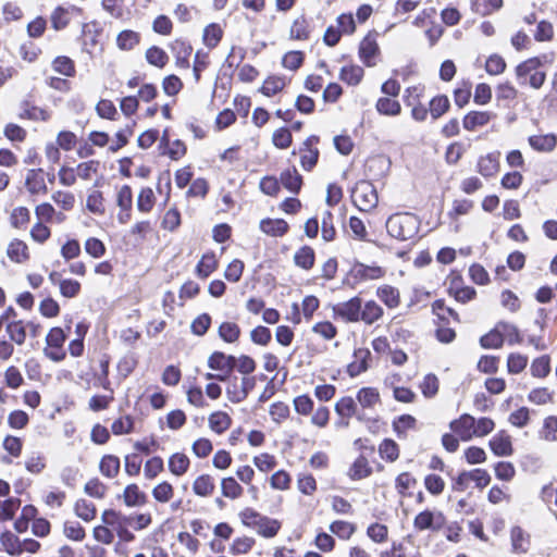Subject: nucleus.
I'll list each match as a JSON object with an SVG mask.
<instances>
[{"mask_svg": "<svg viewBox=\"0 0 557 557\" xmlns=\"http://www.w3.org/2000/svg\"><path fill=\"white\" fill-rule=\"evenodd\" d=\"M420 226V221L413 213L403 212L392 214L386 221L387 233L398 239L408 240L413 238Z\"/></svg>", "mask_w": 557, "mask_h": 557, "instance_id": "f257e3e1", "label": "nucleus"}, {"mask_svg": "<svg viewBox=\"0 0 557 557\" xmlns=\"http://www.w3.org/2000/svg\"><path fill=\"white\" fill-rule=\"evenodd\" d=\"M384 274V269L379 265H366L356 261L343 278V285L355 288L359 283L379 280Z\"/></svg>", "mask_w": 557, "mask_h": 557, "instance_id": "f03ea898", "label": "nucleus"}, {"mask_svg": "<svg viewBox=\"0 0 557 557\" xmlns=\"http://www.w3.org/2000/svg\"><path fill=\"white\" fill-rule=\"evenodd\" d=\"M362 300L356 296L345 302L333 306L334 315L347 322H358L361 315Z\"/></svg>", "mask_w": 557, "mask_h": 557, "instance_id": "7ed1b4c3", "label": "nucleus"}, {"mask_svg": "<svg viewBox=\"0 0 557 557\" xmlns=\"http://www.w3.org/2000/svg\"><path fill=\"white\" fill-rule=\"evenodd\" d=\"M524 65V61L519 63L516 69L517 82L520 86H527L534 89H540L546 81V72L535 67L534 70L523 71L520 70Z\"/></svg>", "mask_w": 557, "mask_h": 557, "instance_id": "20e7f679", "label": "nucleus"}, {"mask_svg": "<svg viewBox=\"0 0 557 557\" xmlns=\"http://www.w3.org/2000/svg\"><path fill=\"white\" fill-rule=\"evenodd\" d=\"M237 358L233 355H226L222 351H214L208 358V367L211 370L221 371V374H227V380L236 367Z\"/></svg>", "mask_w": 557, "mask_h": 557, "instance_id": "39448f33", "label": "nucleus"}, {"mask_svg": "<svg viewBox=\"0 0 557 557\" xmlns=\"http://www.w3.org/2000/svg\"><path fill=\"white\" fill-rule=\"evenodd\" d=\"M445 518L442 512H433L429 509L418 513L413 520L417 530H440L444 524Z\"/></svg>", "mask_w": 557, "mask_h": 557, "instance_id": "423d86ee", "label": "nucleus"}, {"mask_svg": "<svg viewBox=\"0 0 557 557\" xmlns=\"http://www.w3.org/2000/svg\"><path fill=\"white\" fill-rule=\"evenodd\" d=\"M355 201L362 211H370L375 208L379 202V197L373 185L370 183L361 184L356 190Z\"/></svg>", "mask_w": 557, "mask_h": 557, "instance_id": "0eeeda50", "label": "nucleus"}, {"mask_svg": "<svg viewBox=\"0 0 557 557\" xmlns=\"http://www.w3.org/2000/svg\"><path fill=\"white\" fill-rule=\"evenodd\" d=\"M474 425L475 419L469 413H463L449 423L451 431L458 434L463 442H468L474 436Z\"/></svg>", "mask_w": 557, "mask_h": 557, "instance_id": "6e6552de", "label": "nucleus"}, {"mask_svg": "<svg viewBox=\"0 0 557 557\" xmlns=\"http://www.w3.org/2000/svg\"><path fill=\"white\" fill-rule=\"evenodd\" d=\"M170 49L175 57L176 66L181 69L189 67V57L193 52V47L189 42L183 39H175L171 42Z\"/></svg>", "mask_w": 557, "mask_h": 557, "instance_id": "1a4fd4ad", "label": "nucleus"}, {"mask_svg": "<svg viewBox=\"0 0 557 557\" xmlns=\"http://www.w3.org/2000/svg\"><path fill=\"white\" fill-rule=\"evenodd\" d=\"M490 448L495 456L507 457L513 453L511 437L505 432L500 431L490 440Z\"/></svg>", "mask_w": 557, "mask_h": 557, "instance_id": "9d476101", "label": "nucleus"}, {"mask_svg": "<svg viewBox=\"0 0 557 557\" xmlns=\"http://www.w3.org/2000/svg\"><path fill=\"white\" fill-rule=\"evenodd\" d=\"M379 45L375 37L369 33L359 45V57L367 66H373L372 59L379 53Z\"/></svg>", "mask_w": 557, "mask_h": 557, "instance_id": "9b49d317", "label": "nucleus"}, {"mask_svg": "<svg viewBox=\"0 0 557 557\" xmlns=\"http://www.w3.org/2000/svg\"><path fill=\"white\" fill-rule=\"evenodd\" d=\"M259 227L263 233L273 237H282L289 230V225L285 220L270 218L262 219Z\"/></svg>", "mask_w": 557, "mask_h": 557, "instance_id": "f8f14e48", "label": "nucleus"}, {"mask_svg": "<svg viewBox=\"0 0 557 557\" xmlns=\"http://www.w3.org/2000/svg\"><path fill=\"white\" fill-rule=\"evenodd\" d=\"M278 181L280 184L292 194H298L302 186V176L295 166L284 170Z\"/></svg>", "mask_w": 557, "mask_h": 557, "instance_id": "ddd939ff", "label": "nucleus"}, {"mask_svg": "<svg viewBox=\"0 0 557 557\" xmlns=\"http://www.w3.org/2000/svg\"><path fill=\"white\" fill-rule=\"evenodd\" d=\"M499 156L500 153L496 151L481 157L478 161V172L484 177L494 176L499 170Z\"/></svg>", "mask_w": 557, "mask_h": 557, "instance_id": "4468645a", "label": "nucleus"}, {"mask_svg": "<svg viewBox=\"0 0 557 557\" xmlns=\"http://www.w3.org/2000/svg\"><path fill=\"white\" fill-rule=\"evenodd\" d=\"M354 356L356 360L350 362L347 367V372L351 377L367 371L368 360L371 357V352L369 349L359 348L355 350Z\"/></svg>", "mask_w": 557, "mask_h": 557, "instance_id": "2eb2a0df", "label": "nucleus"}, {"mask_svg": "<svg viewBox=\"0 0 557 557\" xmlns=\"http://www.w3.org/2000/svg\"><path fill=\"white\" fill-rule=\"evenodd\" d=\"M528 141L534 150L540 152H550L557 145V138L554 134L532 135Z\"/></svg>", "mask_w": 557, "mask_h": 557, "instance_id": "dca6fc26", "label": "nucleus"}, {"mask_svg": "<svg viewBox=\"0 0 557 557\" xmlns=\"http://www.w3.org/2000/svg\"><path fill=\"white\" fill-rule=\"evenodd\" d=\"M26 188L30 194H38L39 191H47V186L44 180L42 169H32L28 171L25 180Z\"/></svg>", "mask_w": 557, "mask_h": 557, "instance_id": "f3484780", "label": "nucleus"}, {"mask_svg": "<svg viewBox=\"0 0 557 557\" xmlns=\"http://www.w3.org/2000/svg\"><path fill=\"white\" fill-rule=\"evenodd\" d=\"M253 528L258 529V533L263 537H273L281 529V522L267 516H260Z\"/></svg>", "mask_w": 557, "mask_h": 557, "instance_id": "a211bd4d", "label": "nucleus"}, {"mask_svg": "<svg viewBox=\"0 0 557 557\" xmlns=\"http://www.w3.org/2000/svg\"><path fill=\"white\" fill-rule=\"evenodd\" d=\"M21 109L22 112L20 113V116L22 119H28L33 121H48L50 119V113L48 111L32 104L28 100L22 101Z\"/></svg>", "mask_w": 557, "mask_h": 557, "instance_id": "6ab92c4d", "label": "nucleus"}, {"mask_svg": "<svg viewBox=\"0 0 557 557\" xmlns=\"http://www.w3.org/2000/svg\"><path fill=\"white\" fill-rule=\"evenodd\" d=\"M315 261V252L310 246L300 247L294 255V263L304 269L310 270L313 268Z\"/></svg>", "mask_w": 557, "mask_h": 557, "instance_id": "aec40b11", "label": "nucleus"}, {"mask_svg": "<svg viewBox=\"0 0 557 557\" xmlns=\"http://www.w3.org/2000/svg\"><path fill=\"white\" fill-rule=\"evenodd\" d=\"M511 546L515 553H527L530 546V535L516 525L510 531Z\"/></svg>", "mask_w": 557, "mask_h": 557, "instance_id": "412c9836", "label": "nucleus"}, {"mask_svg": "<svg viewBox=\"0 0 557 557\" xmlns=\"http://www.w3.org/2000/svg\"><path fill=\"white\" fill-rule=\"evenodd\" d=\"M372 469L364 456H359L351 465L348 475L351 480L357 481L370 476Z\"/></svg>", "mask_w": 557, "mask_h": 557, "instance_id": "4be33fe9", "label": "nucleus"}, {"mask_svg": "<svg viewBox=\"0 0 557 557\" xmlns=\"http://www.w3.org/2000/svg\"><path fill=\"white\" fill-rule=\"evenodd\" d=\"M124 503L128 507H135L144 505L147 500V496L141 492L137 484H129L125 487L123 493Z\"/></svg>", "mask_w": 557, "mask_h": 557, "instance_id": "5701e85b", "label": "nucleus"}, {"mask_svg": "<svg viewBox=\"0 0 557 557\" xmlns=\"http://www.w3.org/2000/svg\"><path fill=\"white\" fill-rule=\"evenodd\" d=\"M491 120L488 112L471 111L465 115L462 125L467 131H474L478 126L486 125Z\"/></svg>", "mask_w": 557, "mask_h": 557, "instance_id": "b1692460", "label": "nucleus"}, {"mask_svg": "<svg viewBox=\"0 0 557 557\" xmlns=\"http://www.w3.org/2000/svg\"><path fill=\"white\" fill-rule=\"evenodd\" d=\"M0 542L4 550L11 556H20L23 553L22 541L10 531L1 533Z\"/></svg>", "mask_w": 557, "mask_h": 557, "instance_id": "393cba45", "label": "nucleus"}, {"mask_svg": "<svg viewBox=\"0 0 557 557\" xmlns=\"http://www.w3.org/2000/svg\"><path fill=\"white\" fill-rule=\"evenodd\" d=\"M5 332L11 342L22 345L26 339V326L22 320L10 321L5 325Z\"/></svg>", "mask_w": 557, "mask_h": 557, "instance_id": "a878e982", "label": "nucleus"}, {"mask_svg": "<svg viewBox=\"0 0 557 557\" xmlns=\"http://www.w3.org/2000/svg\"><path fill=\"white\" fill-rule=\"evenodd\" d=\"M223 37V30L216 23L207 25L203 29L202 40L209 49L215 48Z\"/></svg>", "mask_w": 557, "mask_h": 557, "instance_id": "bb28decb", "label": "nucleus"}, {"mask_svg": "<svg viewBox=\"0 0 557 557\" xmlns=\"http://www.w3.org/2000/svg\"><path fill=\"white\" fill-rule=\"evenodd\" d=\"M383 315V308L377 305L374 300H369L361 306L360 320L366 324H372Z\"/></svg>", "mask_w": 557, "mask_h": 557, "instance_id": "cd10ccee", "label": "nucleus"}, {"mask_svg": "<svg viewBox=\"0 0 557 557\" xmlns=\"http://www.w3.org/2000/svg\"><path fill=\"white\" fill-rule=\"evenodd\" d=\"M363 74L364 71L361 66L347 65L341 69L339 78L350 86H356L361 82Z\"/></svg>", "mask_w": 557, "mask_h": 557, "instance_id": "c85d7f7f", "label": "nucleus"}, {"mask_svg": "<svg viewBox=\"0 0 557 557\" xmlns=\"http://www.w3.org/2000/svg\"><path fill=\"white\" fill-rule=\"evenodd\" d=\"M231 417L223 411L213 412L209 417V426L218 434L225 432L231 426Z\"/></svg>", "mask_w": 557, "mask_h": 557, "instance_id": "c756f323", "label": "nucleus"}, {"mask_svg": "<svg viewBox=\"0 0 557 557\" xmlns=\"http://www.w3.org/2000/svg\"><path fill=\"white\" fill-rule=\"evenodd\" d=\"M218 267V261L213 252H207L202 256L196 267L197 275L207 278Z\"/></svg>", "mask_w": 557, "mask_h": 557, "instance_id": "7c9ffc66", "label": "nucleus"}, {"mask_svg": "<svg viewBox=\"0 0 557 557\" xmlns=\"http://www.w3.org/2000/svg\"><path fill=\"white\" fill-rule=\"evenodd\" d=\"M100 472L107 478H114L120 471V459L114 455H104L99 463Z\"/></svg>", "mask_w": 557, "mask_h": 557, "instance_id": "2f4dec72", "label": "nucleus"}, {"mask_svg": "<svg viewBox=\"0 0 557 557\" xmlns=\"http://www.w3.org/2000/svg\"><path fill=\"white\" fill-rule=\"evenodd\" d=\"M375 108L382 115L396 116L401 111L399 101L391 99L388 97H381L376 101Z\"/></svg>", "mask_w": 557, "mask_h": 557, "instance_id": "473e14b6", "label": "nucleus"}, {"mask_svg": "<svg viewBox=\"0 0 557 557\" xmlns=\"http://www.w3.org/2000/svg\"><path fill=\"white\" fill-rule=\"evenodd\" d=\"M450 107V102L447 96L438 95L431 99L430 101V114L433 120L440 119L444 115Z\"/></svg>", "mask_w": 557, "mask_h": 557, "instance_id": "72a5a7b5", "label": "nucleus"}, {"mask_svg": "<svg viewBox=\"0 0 557 557\" xmlns=\"http://www.w3.org/2000/svg\"><path fill=\"white\" fill-rule=\"evenodd\" d=\"M504 344V338L500 329H498V323L495 325L493 330L483 335L480 338V345L485 348H500Z\"/></svg>", "mask_w": 557, "mask_h": 557, "instance_id": "f704fd0d", "label": "nucleus"}, {"mask_svg": "<svg viewBox=\"0 0 557 557\" xmlns=\"http://www.w3.org/2000/svg\"><path fill=\"white\" fill-rule=\"evenodd\" d=\"M8 257L17 263H21L28 259L27 246L20 239H14L8 247Z\"/></svg>", "mask_w": 557, "mask_h": 557, "instance_id": "c9c22d12", "label": "nucleus"}, {"mask_svg": "<svg viewBox=\"0 0 557 557\" xmlns=\"http://www.w3.org/2000/svg\"><path fill=\"white\" fill-rule=\"evenodd\" d=\"M503 7V0H473L472 10L482 16L490 15Z\"/></svg>", "mask_w": 557, "mask_h": 557, "instance_id": "e433bc0d", "label": "nucleus"}, {"mask_svg": "<svg viewBox=\"0 0 557 557\" xmlns=\"http://www.w3.org/2000/svg\"><path fill=\"white\" fill-rule=\"evenodd\" d=\"M218 334L225 343H235L240 336V327L234 322H223L219 326Z\"/></svg>", "mask_w": 557, "mask_h": 557, "instance_id": "4c0bfd02", "label": "nucleus"}, {"mask_svg": "<svg viewBox=\"0 0 557 557\" xmlns=\"http://www.w3.org/2000/svg\"><path fill=\"white\" fill-rule=\"evenodd\" d=\"M189 467V459L186 455L176 453L173 454L169 459V470L174 475H183Z\"/></svg>", "mask_w": 557, "mask_h": 557, "instance_id": "58836bf2", "label": "nucleus"}, {"mask_svg": "<svg viewBox=\"0 0 557 557\" xmlns=\"http://www.w3.org/2000/svg\"><path fill=\"white\" fill-rule=\"evenodd\" d=\"M285 78L282 76H269L260 88V91L267 96L271 97L280 92L285 87Z\"/></svg>", "mask_w": 557, "mask_h": 557, "instance_id": "ea45409f", "label": "nucleus"}, {"mask_svg": "<svg viewBox=\"0 0 557 557\" xmlns=\"http://www.w3.org/2000/svg\"><path fill=\"white\" fill-rule=\"evenodd\" d=\"M357 400L363 408H372L380 400L376 388L362 387L357 393Z\"/></svg>", "mask_w": 557, "mask_h": 557, "instance_id": "a19ab883", "label": "nucleus"}, {"mask_svg": "<svg viewBox=\"0 0 557 557\" xmlns=\"http://www.w3.org/2000/svg\"><path fill=\"white\" fill-rule=\"evenodd\" d=\"M146 60L149 64L162 69L166 65L169 57L163 49L152 46L146 51Z\"/></svg>", "mask_w": 557, "mask_h": 557, "instance_id": "79ce46f5", "label": "nucleus"}, {"mask_svg": "<svg viewBox=\"0 0 557 557\" xmlns=\"http://www.w3.org/2000/svg\"><path fill=\"white\" fill-rule=\"evenodd\" d=\"M140 36L138 33L125 29L122 30L116 37L117 47L122 50H131L139 44Z\"/></svg>", "mask_w": 557, "mask_h": 557, "instance_id": "37998d69", "label": "nucleus"}, {"mask_svg": "<svg viewBox=\"0 0 557 557\" xmlns=\"http://www.w3.org/2000/svg\"><path fill=\"white\" fill-rule=\"evenodd\" d=\"M52 69L67 77H72L75 75V64L74 61L65 55L57 57L52 61Z\"/></svg>", "mask_w": 557, "mask_h": 557, "instance_id": "c03bdc74", "label": "nucleus"}, {"mask_svg": "<svg viewBox=\"0 0 557 557\" xmlns=\"http://www.w3.org/2000/svg\"><path fill=\"white\" fill-rule=\"evenodd\" d=\"M194 493L198 496H208L214 490V483L209 474L198 476L193 484Z\"/></svg>", "mask_w": 557, "mask_h": 557, "instance_id": "a18cd8bd", "label": "nucleus"}, {"mask_svg": "<svg viewBox=\"0 0 557 557\" xmlns=\"http://www.w3.org/2000/svg\"><path fill=\"white\" fill-rule=\"evenodd\" d=\"M221 492L224 497L235 499L243 494V487L233 476H228L222 480Z\"/></svg>", "mask_w": 557, "mask_h": 557, "instance_id": "49530a36", "label": "nucleus"}, {"mask_svg": "<svg viewBox=\"0 0 557 557\" xmlns=\"http://www.w3.org/2000/svg\"><path fill=\"white\" fill-rule=\"evenodd\" d=\"M357 405L352 397L345 396L335 404V411L342 418H350L356 414Z\"/></svg>", "mask_w": 557, "mask_h": 557, "instance_id": "de8ad7c7", "label": "nucleus"}, {"mask_svg": "<svg viewBox=\"0 0 557 557\" xmlns=\"http://www.w3.org/2000/svg\"><path fill=\"white\" fill-rule=\"evenodd\" d=\"M321 233L324 242H332L335 239L336 230L333 223V213L329 210L322 213Z\"/></svg>", "mask_w": 557, "mask_h": 557, "instance_id": "09e8293b", "label": "nucleus"}, {"mask_svg": "<svg viewBox=\"0 0 557 557\" xmlns=\"http://www.w3.org/2000/svg\"><path fill=\"white\" fill-rule=\"evenodd\" d=\"M498 329H500L503 338H506L509 345L520 344L522 342L520 332L515 324L500 321L498 322Z\"/></svg>", "mask_w": 557, "mask_h": 557, "instance_id": "8fccbe9b", "label": "nucleus"}, {"mask_svg": "<svg viewBox=\"0 0 557 557\" xmlns=\"http://www.w3.org/2000/svg\"><path fill=\"white\" fill-rule=\"evenodd\" d=\"M380 456L389 461H395L399 456V448L395 441L385 438L379 446Z\"/></svg>", "mask_w": 557, "mask_h": 557, "instance_id": "3c124183", "label": "nucleus"}, {"mask_svg": "<svg viewBox=\"0 0 557 557\" xmlns=\"http://www.w3.org/2000/svg\"><path fill=\"white\" fill-rule=\"evenodd\" d=\"M377 296L388 308H395L399 304V293L395 287L388 285L380 287Z\"/></svg>", "mask_w": 557, "mask_h": 557, "instance_id": "603ef678", "label": "nucleus"}, {"mask_svg": "<svg viewBox=\"0 0 557 557\" xmlns=\"http://www.w3.org/2000/svg\"><path fill=\"white\" fill-rule=\"evenodd\" d=\"M555 60L554 53H543L537 57L529 58L524 60V65L520 69L523 71L534 70L539 67L540 70L546 65L553 64Z\"/></svg>", "mask_w": 557, "mask_h": 557, "instance_id": "864d4df0", "label": "nucleus"}, {"mask_svg": "<svg viewBox=\"0 0 557 557\" xmlns=\"http://www.w3.org/2000/svg\"><path fill=\"white\" fill-rule=\"evenodd\" d=\"M75 513L84 521H90L96 517V507L86 499H78L74 506Z\"/></svg>", "mask_w": 557, "mask_h": 557, "instance_id": "5fc2aeb1", "label": "nucleus"}, {"mask_svg": "<svg viewBox=\"0 0 557 557\" xmlns=\"http://www.w3.org/2000/svg\"><path fill=\"white\" fill-rule=\"evenodd\" d=\"M95 27H96L95 23L83 25V30H82L83 37H84L83 50L89 54L91 53V50L89 49V47H95L98 44V39H97L98 32L96 29H94Z\"/></svg>", "mask_w": 557, "mask_h": 557, "instance_id": "6e6d98bb", "label": "nucleus"}, {"mask_svg": "<svg viewBox=\"0 0 557 557\" xmlns=\"http://www.w3.org/2000/svg\"><path fill=\"white\" fill-rule=\"evenodd\" d=\"M550 371V363L548 356H541L533 360L531 364V374L535 377H545Z\"/></svg>", "mask_w": 557, "mask_h": 557, "instance_id": "4d7b16f0", "label": "nucleus"}, {"mask_svg": "<svg viewBox=\"0 0 557 557\" xmlns=\"http://www.w3.org/2000/svg\"><path fill=\"white\" fill-rule=\"evenodd\" d=\"M432 311L434 314L437 315V318L441 320V321H445L446 318H445V313H447L448 315H450L454 321L456 322H459V314L450 307H447L445 305V300L444 299H436L433 304H432Z\"/></svg>", "mask_w": 557, "mask_h": 557, "instance_id": "13d9d810", "label": "nucleus"}, {"mask_svg": "<svg viewBox=\"0 0 557 557\" xmlns=\"http://www.w3.org/2000/svg\"><path fill=\"white\" fill-rule=\"evenodd\" d=\"M330 530L341 539L347 540L355 532V525L347 521L337 520L331 523Z\"/></svg>", "mask_w": 557, "mask_h": 557, "instance_id": "bf43d9fd", "label": "nucleus"}, {"mask_svg": "<svg viewBox=\"0 0 557 557\" xmlns=\"http://www.w3.org/2000/svg\"><path fill=\"white\" fill-rule=\"evenodd\" d=\"M21 506V499L16 497H10L0 506V520L13 519L16 510Z\"/></svg>", "mask_w": 557, "mask_h": 557, "instance_id": "052dcab7", "label": "nucleus"}, {"mask_svg": "<svg viewBox=\"0 0 557 557\" xmlns=\"http://www.w3.org/2000/svg\"><path fill=\"white\" fill-rule=\"evenodd\" d=\"M528 364V357L521 354H510L507 359V369L509 373L518 374L522 372Z\"/></svg>", "mask_w": 557, "mask_h": 557, "instance_id": "680f3d73", "label": "nucleus"}, {"mask_svg": "<svg viewBox=\"0 0 557 557\" xmlns=\"http://www.w3.org/2000/svg\"><path fill=\"white\" fill-rule=\"evenodd\" d=\"M66 339V334L61 327H52L46 336L48 347L61 349Z\"/></svg>", "mask_w": 557, "mask_h": 557, "instance_id": "e2e57ef3", "label": "nucleus"}, {"mask_svg": "<svg viewBox=\"0 0 557 557\" xmlns=\"http://www.w3.org/2000/svg\"><path fill=\"white\" fill-rule=\"evenodd\" d=\"M506 69V62L499 54H492L485 62V70L490 75H499Z\"/></svg>", "mask_w": 557, "mask_h": 557, "instance_id": "0e129e2a", "label": "nucleus"}, {"mask_svg": "<svg viewBox=\"0 0 557 557\" xmlns=\"http://www.w3.org/2000/svg\"><path fill=\"white\" fill-rule=\"evenodd\" d=\"M211 325V317L208 313L198 315L190 325L191 333L197 336H203Z\"/></svg>", "mask_w": 557, "mask_h": 557, "instance_id": "69168bd1", "label": "nucleus"}, {"mask_svg": "<svg viewBox=\"0 0 557 557\" xmlns=\"http://www.w3.org/2000/svg\"><path fill=\"white\" fill-rule=\"evenodd\" d=\"M416 425V418L410 414H401L393 422V430L397 436L400 437L406 430L413 429Z\"/></svg>", "mask_w": 557, "mask_h": 557, "instance_id": "338daca9", "label": "nucleus"}, {"mask_svg": "<svg viewBox=\"0 0 557 557\" xmlns=\"http://www.w3.org/2000/svg\"><path fill=\"white\" fill-rule=\"evenodd\" d=\"M272 143L276 148L286 149L292 144V134L287 127L276 129L272 135Z\"/></svg>", "mask_w": 557, "mask_h": 557, "instance_id": "774afa93", "label": "nucleus"}]
</instances>
